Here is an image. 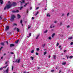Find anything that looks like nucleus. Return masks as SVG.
<instances>
[{
  "label": "nucleus",
  "instance_id": "obj_1",
  "mask_svg": "<svg viewBox=\"0 0 73 73\" xmlns=\"http://www.w3.org/2000/svg\"><path fill=\"white\" fill-rule=\"evenodd\" d=\"M15 16L14 15H12L11 17L10 20L11 21H14L15 20Z\"/></svg>",
  "mask_w": 73,
  "mask_h": 73
},
{
  "label": "nucleus",
  "instance_id": "obj_2",
  "mask_svg": "<svg viewBox=\"0 0 73 73\" xmlns=\"http://www.w3.org/2000/svg\"><path fill=\"white\" fill-rule=\"evenodd\" d=\"M11 5L9 4L8 5H7L6 6V7L7 9H9V8H10L11 7Z\"/></svg>",
  "mask_w": 73,
  "mask_h": 73
},
{
  "label": "nucleus",
  "instance_id": "obj_3",
  "mask_svg": "<svg viewBox=\"0 0 73 73\" xmlns=\"http://www.w3.org/2000/svg\"><path fill=\"white\" fill-rule=\"evenodd\" d=\"M9 28V26H6V28L5 29V31H8Z\"/></svg>",
  "mask_w": 73,
  "mask_h": 73
},
{
  "label": "nucleus",
  "instance_id": "obj_4",
  "mask_svg": "<svg viewBox=\"0 0 73 73\" xmlns=\"http://www.w3.org/2000/svg\"><path fill=\"white\" fill-rule=\"evenodd\" d=\"M20 59H16L15 62H17V63H20Z\"/></svg>",
  "mask_w": 73,
  "mask_h": 73
},
{
  "label": "nucleus",
  "instance_id": "obj_5",
  "mask_svg": "<svg viewBox=\"0 0 73 73\" xmlns=\"http://www.w3.org/2000/svg\"><path fill=\"white\" fill-rule=\"evenodd\" d=\"M13 5L14 7H15V6H16V3L15 2H13Z\"/></svg>",
  "mask_w": 73,
  "mask_h": 73
},
{
  "label": "nucleus",
  "instance_id": "obj_6",
  "mask_svg": "<svg viewBox=\"0 0 73 73\" xmlns=\"http://www.w3.org/2000/svg\"><path fill=\"white\" fill-rule=\"evenodd\" d=\"M17 17L18 19H20V17H21V16L19 14L17 15Z\"/></svg>",
  "mask_w": 73,
  "mask_h": 73
},
{
  "label": "nucleus",
  "instance_id": "obj_7",
  "mask_svg": "<svg viewBox=\"0 0 73 73\" xmlns=\"http://www.w3.org/2000/svg\"><path fill=\"white\" fill-rule=\"evenodd\" d=\"M15 46L14 44H10V47H12V46Z\"/></svg>",
  "mask_w": 73,
  "mask_h": 73
},
{
  "label": "nucleus",
  "instance_id": "obj_8",
  "mask_svg": "<svg viewBox=\"0 0 73 73\" xmlns=\"http://www.w3.org/2000/svg\"><path fill=\"white\" fill-rule=\"evenodd\" d=\"M0 3H1V4H3V1H2V0H0Z\"/></svg>",
  "mask_w": 73,
  "mask_h": 73
},
{
  "label": "nucleus",
  "instance_id": "obj_9",
  "mask_svg": "<svg viewBox=\"0 0 73 73\" xmlns=\"http://www.w3.org/2000/svg\"><path fill=\"white\" fill-rule=\"evenodd\" d=\"M27 4H29V2H28L27 3H26L25 4V5H24V7H26V5H27Z\"/></svg>",
  "mask_w": 73,
  "mask_h": 73
},
{
  "label": "nucleus",
  "instance_id": "obj_10",
  "mask_svg": "<svg viewBox=\"0 0 73 73\" xmlns=\"http://www.w3.org/2000/svg\"><path fill=\"white\" fill-rule=\"evenodd\" d=\"M40 36V34H38L37 35V36L36 37V39H38V37Z\"/></svg>",
  "mask_w": 73,
  "mask_h": 73
},
{
  "label": "nucleus",
  "instance_id": "obj_11",
  "mask_svg": "<svg viewBox=\"0 0 73 73\" xmlns=\"http://www.w3.org/2000/svg\"><path fill=\"white\" fill-rule=\"evenodd\" d=\"M17 32H19L20 31V29H19L18 28H17Z\"/></svg>",
  "mask_w": 73,
  "mask_h": 73
},
{
  "label": "nucleus",
  "instance_id": "obj_12",
  "mask_svg": "<svg viewBox=\"0 0 73 73\" xmlns=\"http://www.w3.org/2000/svg\"><path fill=\"white\" fill-rule=\"evenodd\" d=\"M54 35H55V33H54L52 35V37L53 38L54 36Z\"/></svg>",
  "mask_w": 73,
  "mask_h": 73
},
{
  "label": "nucleus",
  "instance_id": "obj_13",
  "mask_svg": "<svg viewBox=\"0 0 73 73\" xmlns=\"http://www.w3.org/2000/svg\"><path fill=\"white\" fill-rule=\"evenodd\" d=\"M72 38H72V37H69L68 38V40H72Z\"/></svg>",
  "mask_w": 73,
  "mask_h": 73
},
{
  "label": "nucleus",
  "instance_id": "obj_14",
  "mask_svg": "<svg viewBox=\"0 0 73 73\" xmlns=\"http://www.w3.org/2000/svg\"><path fill=\"white\" fill-rule=\"evenodd\" d=\"M62 22L61 21L60 23V26H61L62 25Z\"/></svg>",
  "mask_w": 73,
  "mask_h": 73
},
{
  "label": "nucleus",
  "instance_id": "obj_15",
  "mask_svg": "<svg viewBox=\"0 0 73 73\" xmlns=\"http://www.w3.org/2000/svg\"><path fill=\"white\" fill-rule=\"evenodd\" d=\"M19 41V40H18L15 41V42L16 43V44H17V43H18Z\"/></svg>",
  "mask_w": 73,
  "mask_h": 73
},
{
  "label": "nucleus",
  "instance_id": "obj_16",
  "mask_svg": "<svg viewBox=\"0 0 73 73\" xmlns=\"http://www.w3.org/2000/svg\"><path fill=\"white\" fill-rule=\"evenodd\" d=\"M1 44L3 46H4V43H3V42L1 43Z\"/></svg>",
  "mask_w": 73,
  "mask_h": 73
},
{
  "label": "nucleus",
  "instance_id": "obj_17",
  "mask_svg": "<svg viewBox=\"0 0 73 73\" xmlns=\"http://www.w3.org/2000/svg\"><path fill=\"white\" fill-rule=\"evenodd\" d=\"M8 66V64H7L5 66H3L2 68H6Z\"/></svg>",
  "mask_w": 73,
  "mask_h": 73
},
{
  "label": "nucleus",
  "instance_id": "obj_18",
  "mask_svg": "<svg viewBox=\"0 0 73 73\" xmlns=\"http://www.w3.org/2000/svg\"><path fill=\"white\" fill-rule=\"evenodd\" d=\"M13 26H17V24L15 23H13Z\"/></svg>",
  "mask_w": 73,
  "mask_h": 73
},
{
  "label": "nucleus",
  "instance_id": "obj_19",
  "mask_svg": "<svg viewBox=\"0 0 73 73\" xmlns=\"http://www.w3.org/2000/svg\"><path fill=\"white\" fill-rule=\"evenodd\" d=\"M12 13H16V11L13 10L12 11Z\"/></svg>",
  "mask_w": 73,
  "mask_h": 73
},
{
  "label": "nucleus",
  "instance_id": "obj_20",
  "mask_svg": "<svg viewBox=\"0 0 73 73\" xmlns=\"http://www.w3.org/2000/svg\"><path fill=\"white\" fill-rule=\"evenodd\" d=\"M47 16L48 17H50V15H49L48 13V14H47Z\"/></svg>",
  "mask_w": 73,
  "mask_h": 73
},
{
  "label": "nucleus",
  "instance_id": "obj_21",
  "mask_svg": "<svg viewBox=\"0 0 73 73\" xmlns=\"http://www.w3.org/2000/svg\"><path fill=\"white\" fill-rule=\"evenodd\" d=\"M66 62H63L62 63V65H65L66 64Z\"/></svg>",
  "mask_w": 73,
  "mask_h": 73
},
{
  "label": "nucleus",
  "instance_id": "obj_22",
  "mask_svg": "<svg viewBox=\"0 0 73 73\" xmlns=\"http://www.w3.org/2000/svg\"><path fill=\"white\" fill-rule=\"evenodd\" d=\"M38 13H39V12H38V11H37L36 13V14H35V16H36L37 15Z\"/></svg>",
  "mask_w": 73,
  "mask_h": 73
},
{
  "label": "nucleus",
  "instance_id": "obj_23",
  "mask_svg": "<svg viewBox=\"0 0 73 73\" xmlns=\"http://www.w3.org/2000/svg\"><path fill=\"white\" fill-rule=\"evenodd\" d=\"M8 69H9V68H7V69L6 70L7 73H8Z\"/></svg>",
  "mask_w": 73,
  "mask_h": 73
},
{
  "label": "nucleus",
  "instance_id": "obj_24",
  "mask_svg": "<svg viewBox=\"0 0 73 73\" xmlns=\"http://www.w3.org/2000/svg\"><path fill=\"white\" fill-rule=\"evenodd\" d=\"M30 58H32V60H33V59L34 58V57H33V56H31L30 57Z\"/></svg>",
  "mask_w": 73,
  "mask_h": 73
},
{
  "label": "nucleus",
  "instance_id": "obj_25",
  "mask_svg": "<svg viewBox=\"0 0 73 73\" xmlns=\"http://www.w3.org/2000/svg\"><path fill=\"white\" fill-rule=\"evenodd\" d=\"M73 56H70L69 57V58L70 59H71V58H73Z\"/></svg>",
  "mask_w": 73,
  "mask_h": 73
},
{
  "label": "nucleus",
  "instance_id": "obj_26",
  "mask_svg": "<svg viewBox=\"0 0 73 73\" xmlns=\"http://www.w3.org/2000/svg\"><path fill=\"white\" fill-rule=\"evenodd\" d=\"M31 53H34V50H32L31 51Z\"/></svg>",
  "mask_w": 73,
  "mask_h": 73
},
{
  "label": "nucleus",
  "instance_id": "obj_27",
  "mask_svg": "<svg viewBox=\"0 0 73 73\" xmlns=\"http://www.w3.org/2000/svg\"><path fill=\"white\" fill-rule=\"evenodd\" d=\"M48 32V30H46V31H45L44 32V33H46Z\"/></svg>",
  "mask_w": 73,
  "mask_h": 73
},
{
  "label": "nucleus",
  "instance_id": "obj_28",
  "mask_svg": "<svg viewBox=\"0 0 73 73\" xmlns=\"http://www.w3.org/2000/svg\"><path fill=\"white\" fill-rule=\"evenodd\" d=\"M3 68L1 67L0 68V70H3Z\"/></svg>",
  "mask_w": 73,
  "mask_h": 73
},
{
  "label": "nucleus",
  "instance_id": "obj_29",
  "mask_svg": "<svg viewBox=\"0 0 73 73\" xmlns=\"http://www.w3.org/2000/svg\"><path fill=\"white\" fill-rule=\"evenodd\" d=\"M46 51H45L44 53V55H45V54H46Z\"/></svg>",
  "mask_w": 73,
  "mask_h": 73
},
{
  "label": "nucleus",
  "instance_id": "obj_30",
  "mask_svg": "<svg viewBox=\"0 0 73 73\" xmlns=\"http://www.w3.org/2000/svg\"><path fill=\"white\" fill-rule=\"evenodd\" d=\"M31 28V26L30 25H28V29H29V28Z\"/></svg>",
  "mask_w": 73,
  "mask_h": 73
},
{
  "label": "nucleus",
  "instance_id": "obj_31",
  "mask_svg": "<svg viewBox=\"0 0 73 73\" xmlns=\"http://www.w3.org/2000/svg\"><path fill=\"white\" fill-rule=\"evenodd\" d=\"M59 45V43H58V42H57L56 44V46H58Z\"/></svg>",
  "mask_w": 73,
  "mask_h": 73
},
{
  "label": "nucleus",
  "instance_id": "obj_32",
  "mask_svg": "<svg viewBox=\"0 0 73 73\" xmlns=\"http://www.w3.org/2000/svg\"><path fill=\"white\" fill-rule=\"evenodd\" d=\"M23 8V7H21L20 8V10H21V9H22V8Z\"/></svg>",
  "mask_w": 73,
  "mask_h": 73
},
{
  "label": "nucleus",
  "instance_id": "obj_33",
  "mask_svg": "<svg viewBox=\"0 0 73 73\" xmlns=\"http://www.w3.org/2000/svg\"><path fill=\"white\" fill-rule=\"evenodd\" d=\"M29 37H31V33H29Z\"/></svg>",
  "mask_w": 73,
  "mask_h": 73
},
{
  "label": "nucleus",
  "instance_id": "obj_34",
  "mask_svg": "<svg viewBox=\"0 0 73 73\" xmlns=\"http://www.w3.org/2000/svg\"><path fill=\"white\" fill-rule=\"evenodd\" d=\"M69 13H68L67 14V16L68 17L69 16Z\"/></svg>",
  "mask_w": 73,
  "mask_h": 73
},
{
  "label": "nucleus",
  "instance_id": "obj_35",
  "mask_svg": "<svg viewBox=\"0 0 73 73\" xmlns=\"http://www.w3.org/2000/svg\"><path fill=\"white\" fill-rule=\"evenodd\" d=\"M42 46H43V47H44V46H45V44H44L42 45Z\"/></svg>",
  "mask_w": 73,
  "mask_h": 73
},
{
  "label": "nucleus",
  "instance_id": "obj_36",
  "mask_svg": "<svg viewBox=\"0 0 73 73\" xmlns=\"http://www.w3.org/2000/svg\"><path fill=\"white\" fill-rule=\"evenodd\" d=\"M22 2L23 3H25V0H22Z\"/></svg>",
  "mask_w": 73,
  "mask_h": 73
},
{
  "label": "nucleus",
  "instance_id": "obj_37",
  "mask_svg": "<svg viewBox=\"0 0 73 73\" xmlns=\"http://www.w3.org/2000/svg\"><path fill=\"white\" fill-rule=\"evenodd\" d=\"M22 23H23V21H22V20H21L20 21L21 24H22Z\"/></svg>",
  "mask_w": 73,
  "mask_h": 73
},
{
  "label": "nucleus",
  "instance_id": "obj_38",
  "mask_svg": "<svg viewBox=\"0 0 73 73\" xmlns=\"http://www.w3.org/2000/svg\"><path fill=\"white\" fill-rule=\"evenodd\" d=\"M54 59H56V55H55L54 56Z\"/></svg>",
  "mask_w": 73,
  "mask_h": 73
},
{
  "label": "nucleus",
  "instance_id": "obj_39",
  "mask_svg": "<svg viewBox=\"0 0 73 73\" xmlns=\"http://www.w3.org/2000/svg\"><path fill=\"white\" fill-rule=\"evenodd\" d=\"M36 50L37 51H38L39 50V48H37L36 49Z\"/></svg>",
  "mask_w": 73,
  "mask_h": 73
},
{
  "label": "nucleus",
  "instance_id": "obj_40",
  "mask_svg": "<svg viewBox=\"0 0 73 73\" xmlns=\"http://www.w3.org/2000/svg\"><path fill=\"white\" fill-rule=\"evenodd\" d=\"M3 48V47H1V48H0V50H1V49H2V48Z\"/></svg>",
  "mask_w": 73,
  "mask_h": 73
},
{
  "label": "nucleus",
  "instance_id": "obj_41",
  "mask_svg": "<svg viewBox=\"0 0 73 73\" xmlns=\"http://www.w3.org/2000/svg\"><path fill=\"white\" fill-rule=\"evenodd\" d=\"M70 45H73V42H71L70 43Z\"/></svg>",
  "mask_w": 73,
  "mask_h": 73
},
{
  "label": "nucleus",
  "instance_id": "obj_42",
  "mask_svg": "<svg viewBox=\"0 0 73 73\" xmlns=\"http://www.w3.org/2000/svg\"><path fill=\"white\" fill-rule=\"evenodd\" d=\"M6 8H7V7L6 6L5 7V8H4V10H5L6 9Z\"/></svg>",
  "mask_w": 73,
  "mask_h": 73
},
{
  "label": "nucleus",
  "instance_id": "obj_43",
  "mask_svg": "<svg viewBox=\"0 0 73 73\" xmlns=\"http://www.w3.org/2000/svg\"><path fill=\"white\" fill-rule=\"evenodd\" d=\"M49 40H51V37H48Z\"/></svg>",
  "mask_w": 73,
  "mask_h": 73
},
{
  "label": "nucleus",
  "instance_id": "obj_44",
  "mask_svg": "<svg viewBox=\"0 0 73 73\" xmlns=\"http://www.w3.org/2000/svg\"><path fill=\"white\" fill-rule=\"evenodd\" d=\"M12 70H13V66H12Z\"/></svg>",
  "mask_w": 73,
  "mask_h": 73
},
{
  "label": "nucleus",
  "instance_id": "obj_45",
  "mask_svg": "<svg viewBox=\"0 0 73 73\" xmlns=\"http://www.w3.org/2000/svg\"><path fill=\"white\" fill-rule=\"evenodd\" d=\"M54 70H51V72H54Z\"/></svg>",
  "mask_w": 73,
  "mask_h": 73
},
{
  "label": "nucleus",
  "instance_id": "obj_46",
  "mask_svg": "<svg viewBox=\"0 0 73 73\" xmlns=\"http://www.w3.org/2000/svg\"><path fill=\"white\" fill-rule=\"evenodd\" d=\"M64 15H65V14H64V13L62 14V16H64Z\"/></svg>",
  "mask_w": 73,
  "mask_h": 73
},
{
  "label": "nucleus",
  "instance_id": "obj_47",
  "mask_svg": "<svg viewBox=\"0 0 73 73\" xmlns=\"http://www.w3.org/2000/svg\"><path fill=\"white\" fill-rule=\"evenodd\" d=\"M54 26H53V27L52 26H50V28H54Z\"/></svg>",
  "mask_w": 73,
  "mask_h": 73
},
{
  "label": "nucleus",
  "instance_id": "obj_48",
  "mask_svg": "<svg viewBox=\"0 0 73 73\" xmlns=\"http://www.w3.org/2000/svg\"><path fill=\"white\" fill-rule=\"evenodd\" d=\"M6 43H7V45H8V41H6Z\"/></svg>",
  "mask_w": 73,
  "mask_h": 73
},
{
  "label": "nucleus",
  "instance_id": "obj_49",
  "mask_svg": "<svg viewBox=\"0 0 73 73\" xmlns=\"http://www.w3.org/2000/svg\"><path fill=\"white\" fill-rule=\"evenodd\" d=\"M38 8H39V7H36V10L38 9Z\"/></svg>",
  "mask_w": 73,
  "mask_h": 73
},
{
  "label": "nucleus",
  "instance_id": "obj_50",
  "mask_svg": "<svg viewBox=\"0 0 73 73\" xmlns=\"http://www.w3.org/2000/svg\"><path fill=\"white\" fill-rule=\"evenodd\" d=\"M61 70H60L59 71L58 73H61Z\"/></svg>",
  "mask_w": 73,
  "mask_h": 73
},
{
  "label": "nucleus",
  "instance_id": "obj_51",
  "mask_svg": "<svg viewBox=\"0 0 73 73\" xmlns=\"http://www.w3.org/2000/svg\"><path fill=\"white\" fill-rule=\"evenodd\" d=\"M61 46L60 45L59 46V48H61Z\"/></svg>",
  "mask_w": 73,
  "mask_h": 73
},
{
  "label": "nucleus",
  "instance_id": "obj_52",
  "mask_svg": "<svg viewBox=\"0 0 73 73\" xmlns=\"http://www.w3.org/2000/svg\"><path fill=\"white\" fill-rule=\"evenodd\" d=\"M11 54H14V53H13V52H11Z\"/></svg>",
  "mask_w": 73,
  "mask_h": 73
},
{
  "label": "nucleus",
  "instance_id": "obj_53",
  "mask_svg": "<svg viewBox=\"0 0 73 73\" xmlns=\"http://www.w3.org/2000/svg\"><path fill=\"white\" fill-rule=\"evenodd\" d=\"M19 10H17L16 11V12H19Z\"/></svg>",
  "mask_w": 73,
  "mask_h": 73
},
{
  "label": "nucleus",
  "instance_id": "obj_54",
  "mask_svg": "<svg viewBox=\"0 0 73 73\" xmlns=\"http://www.w3.org/2000/svg\"><path fill=\"white\" fill-rule=\"evenodd\" d=\"M36 55H38V53L37 52H36Z\"/></svg>",
  "mask_w": 73,
  "mask_h": 73
},
{
  "label": "nucleus",
  "instance_id": "obj_55",
  "mask_svg": "<svg viewBox=\"0 0 73 73\" xmlns=\"http://www.w3.org/2000/svg\"><path fill=\"white\" fill-rule=\"evenodd\" d=\"M32 7H30V10H31V9H32Z\"/></svg>",
  "mask_w": 73,
  "mask_h": 73
},
{
  "label": "nucleus",
  "instance_id": "obj_56",
  "mask_svg": "<svg viewBox=\"0 0 73 73\" xmlns=\"http://www.w3.org/2000/svg\"><path fill=\"white\" fill-rule=\"evenodd\" d=\"M69 27H70V25H68V26H67V28H69Z\"/></svg>",
  "mask_w": 73,
  "mask_h": 73
},
{
  "label": "nucleus",
  "instance_id": "obj_57",
  "mask_svg": "<svg viewBox=\"0 0 73 73\" xmlns=\"http://www.w3.org/2000/svg\"><path fill=\"white\" fill-rule=\"evenodd\" d=\"M24 73H29V72H24Z\"/></svg>",
  "mask_w": 73,
  "mask_h": 73
},
{
  "label": "nucleus",
  "instance_id": "obj_58",
  "mask_svg": "<svg viewBox=\"0 0 73 73\" xmlns=\"http://www.w3.org/2000/svg\"><path fill=\"white\" fill-rule=\"evenodd\" d=\"M4 19L5 21H7V19H6L5 18Z\"/></svg>",
  "mask_w": 73,
  "mask_h": 73
},
{
  "label": "nucleus",
  "instance_id": "obj_59",
  "mask_svg": "<svg viewBox=\"0 0 73 73\" xmlns=\"http://www.w3.org/2000/svg\"><path fill=\"white\" fill-rule=\"evenodd\" d=\"M1 59H3V56H2V57H1Z\"/></svg>",
  "mask_w": 73,
  "mask_h": 73
},
{
  "label": "nucleus",
  "instance_id": "obj_60",
  "mask_svg": "<svg viewBox=\"0 0 73 73\" xmlns=\"http://www.w3.org/2000/svg\"><path fill=\"white\" fill-rule=\"evenodd\" d=\"M32 20H34V17H33L32 18Z\"/></svg>",
  "mask_w": 73,
  "mask_h": 73
},
{
  "label": "nucleus",
  "instance_id": "obj_61",
  "mask_svg": "<svg viewBox=\"0 0 73 73\" xmlns=\"http://www.w3.org/2000/svg\"><path fill=\"white\" fill-rule=\"evenodd\" d=\"M57 23V21H55L54 22V23Z\"/></svg>",
  "mask_w": 73,
  "mask_h": 73
},
{
  "label": "nucleus",
  "instance_id": "obj_62",
  "mask_svg": "<svg viewBox=\"0 0 73 73\" xmlns=\"http://www.w3.org/2000/svg\"><path fill=\"white\" fill-rule=\"evenodd\" d=\"M48 57H49V58H50V56L49 55L48 56Z\"/></svg>",
  "mask_w": 73,
  "mask_h": 73
},
{
  "label": "nucleus",
  "instance_id": "obj_63",
  "mask_svg": "<svg viewBox=\"0 0 73 73\" xmlns=\"http://www.w3.org/2000/svg\"><path fill=\"white\" fill-rule=\"evenodd\" d=\"M66 50H64V52H66Z\"/></svg>",
  "mask_w": 73,
  "mask_h": 73
},
{
  "label": "nucleus",
  "instance_id": "obj_64",
  "mask_svg": "<svg viewBox=\"0 0 73 73\" xmlns=\"http://www.w3.org/2000/svg\"><path fill=\"white\" fill-rule=\"evenodd\" d=\"M67 59H68V58H69V56H67Z\"/></svg>",
  "mask_w": 73,
  "mask_h": 73
}]
</instances>
